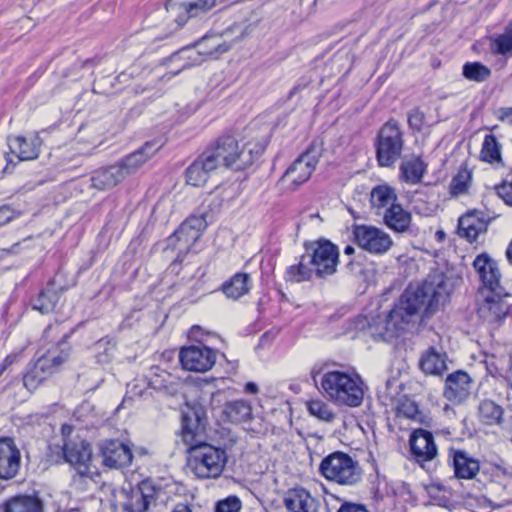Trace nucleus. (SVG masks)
<instances>
[{
    "label": "nucleus",
    "instance_id": "obj_1",
    "mask_svg": "<svg viewBox=\"0 0 512 512\" xmlns=\"http://www.w3.org/2000/svg\"><path fill=\"white\" fill-rule=\"evenodd\" d=\"M451 292L449 280L443 273L428 276L419 286L405 289L393 308L385 316L378 315L368 321L364 318L357 327L367 331L375 341L389 342L415 325L429 318L448 300Z\"/></svg>",
    "mask_w": 512,
    "mask_h": 512
},
{
    "label": "nucleus",
    "instance_id": "obj_2",
    "mask_svg": "<svg viewBox=\"0 0 512 512\" xmlns=\"http://www.w3.org/2000/svg\"><path fill=\"white\" fill-rule=\"evenodd\" d=\"M322 393L338 406L359 407L364 399L365 383L355 370H328L320 380Z\"/></svg>",
    "mask_w": 512,
    "mask_h": 512
},
{
    "label": "nucleus",
    "instance_id": "obj_3",
    "mask_svg": "<svg viewBox=\"0 0 512 512\" xmlns=\"http://www.w3.org/2000/svg\"><path fill=\"white\" fill-rule=\"evenodd\" d=\"M187 452V466L197 478L216 479L222 474L227 462L224 449L198 442L188 447Z\"/></svg>",
    "mask_w": 512,
    "mask_h": 512
},
{
    "label": "nucleus",
    "instance_id": "obj_4",
    "mask_svg": "<svg viewBox=\"0 0 512 512\" xmlns=\"http://www.w3.org/2000/svg\"><path fill=\"white\" fill-rule=\"evenodd\" d=\"M204 154L213 160L214 168L223 166L228 169L240 171L253 163V152L240 147L236 138L232 135H222L212 142L204 151Z\"/></svg>",
    "mask_w": 512,
    "mask_h": 512
},
{
    "label": "nucleus",
    "instance_id": "obj_5",
    "mask_svg": "<svg viewBox=\"0 0 512 512\" xmlns=\"http://www.w3.org/2000/svg\"><path fill=\"white\" fill-rule=\"evenodd\" d=\"M319 471L328 481L344 486L355 485L362 477L358 462L343 452H334L324 457Z\"/></svg>",
    "mask_w": 512,
    "mask_h": 512
},
{
    "label": "nucleus",
    "instance_id": "obj_6",
    "mask_svg": "<svg viewBox=\"0 0 512 512\" xmlns=\"http://www.w3.org/2000/svg\"><path fill=\"white\" fill-rule=\"evenodd\" d=\"M321 156V146L314 143L311 144L293 161L279 179L278 185L280 189L282 191H295L306 183L310 179Z\"/></svg>",
    "mask_w": 512,
    "mask_h": 512
},
{
    "label": "nucleus",
    "instance_id": "obj_7",
    "mask_svg": "<svg viewBox=\"0 0 512 512\" xmlns=\"http://www.w3.org/2000/svg\"><path fill=\"white\" fill-rule=\"evenodd\" d=\"M48 457L55 464L69 463L82 477L90 474L92 452L86 441L64 440L62 445H50Z\"/></svg>",
    "mask_w": 512,
    "mask_h": 512
},
{
    "label": "nucleus",
    "instance_id": "obj_8",
    "mask_svg": "<svg viewBox=\"0 0 512 512\" xmlns=\"http://www.w3.org/2000/svg\"><path fill=\"white\" fill-rule=\"evenodd\" d=\"M403 146V132L399 123L395 120L386 122L379 130L375 142L379 166H393L400 159Z\"/></svg>",
    "mask_w": 512,
    "mask_h": 512
},
{
    "label": "nucleus",
    "instance_id": "obj_9",
    "mask_svg": "<svg viewBox=\"0 0 512 512\" xmlns=\"http://www.w3.org/2000/svg\"><path fill=\"white\" fill-rule=\"evenodd\" d=\"M308 263L314 268L317 278H326L337 271L339 249L331 241L321 238L304 243Z\"/></svg>",
    "mask_w": 512,
    "mask_h": 512
},
{
    "label": "nucleus",
    "instance_id": "obj_10",
    "mask_svg": "<svg viewBox=\"0 0 512 512\" xmlns=\"http://www.w3.org/2000/svg\"><path fill=\"white\" fill-rule=\"evenodd\" d=\"M473 268L480 281L478 294L494 292L498 295L505 289L502 285V273L498 262L488 253L483 252L477 255L472 263Z\"/></svg>",
    "mask_w": 512,
    "mask_h": 512
},
{
    "label": "nucleus",
    "instance_id": "obj_11",
    "mask_svg": "<svg viewBox=\"0 0 512 512\" xmlns=\"http://www.w3.org/2000/svg\"><path fill=\"white\" fill-rule=\"evenodd\" d=\"M207 414L205 408L200 404L187 406L182 413L181 434L183 441L192 447L198 442H205Z\"/></svg>",
    "mask_w": 512,
    "mask_h": 512
},
{
    "label": "nucleus",
    "instance_id": "obj_12",
    "mask_svg": "<svg viewBox=\"0 0 512 512\" xmlns=\"http://www.w3.org/2000/svg\"><path fill=\"white\" fill-rule=\"evenodd\" d=\"M68 338L69 335L64 333L55 345H52L51 348H48L39 355L36 360L32 361L46 379L56 373L69 359L71 346Z\"/></svg>",
    "mask_w": 512,
    "mask_h": 512
},
{
    "label": "nucleus",
    "instance_id": "obj_13",
    "mask_svg": "<svg viewBox=\"0 0 512 512\" xmlns=\"http://www.w3.org/2000/svg\"><path fill=\"white\" fill-rule=\"evenodd\" d=\"M68 338L69 335L64 333L55 345H52L51 348H48L39 355L36 360L32 361L46 379L56 373L69 359L71 346Z\"/></svg>",
    "mask_w": 512,
    "mask_h": 512
},
{
    "label": "nucleus",
    "instance_id": "obj_14",
    "mask_svg": "<svg viewBox=\"0 0 512 512\" xmlns=\"http://www.w3.org/2000/svg\"><path fill=\"white\" fill-rule=\"evenodd\" d=\"M507 296L505 289L499 295L490 291L478 294V316L487 323H501L509 313L510 306L505 300Z\"/></svg>",
    "mask_w": 512,
    "mask_h": 512
},
{
    "label": "nucleus",
    "instance_id": "obj_15",
    "mask_svg": "<svg viewBox=\"0 0 512 512\" xmlns=\"http://www.w3.org/2000/svg\"><path fill=\"white\" fill-rule=\"evenodd\" d=\"M160 492V487L156 486L152 480H143L127 495L122 505L123 511L149 512L150 507L156 504Z\"/></svg>",
    "mask_w": 512,
    "mask_h": 512
},
{
    "label": "nucleus",
    "instance_id": "obj_16",
    "mask_svg": "<svg viewBox=\"0 0 512 512\" xmlns=\"http://www.w3.org/2000/svg\"><path fill=\"white\" fill-rule=\"evenodd\" d=\"M353 235L358 245L370 253H386L393 245V241L387 233L373 226L356 225Z\"/></svg>",
    "mask_w": 512,
    "mask_h": 512
},
{
    "label": "nucleus",
    "instance_id": "obj_17",
    "mask_svg": "<svg viewBox=\"0 0 512 512\" xmlns=\"http://www.w3.org/2000/svg\"><path fill=\"white\" fill-rule=\"evenodd\" d=\"M216 0H194L182 2L180 0H169L166 10L170 18L183 26L190 18L200 17L206 14L215 6Z\"/></svg>",
    "mask_w": 512,
    "mask_h": 512
},
{
    "label": "nucleus",
    "instance_id": "obj_18",
    "mask_svg": "<svg viewBox=\"0 0 512 512\" xmlns=\"http://www.w3.org/2000/svg\"><path fill=\"white\" fill-rule=\"evenodd\" d=\"M179 359L185 370L206 372L215 364L216 354L207 346L192 345L180 350Z\"/></svg>",
    "mask_w": 512,
    "mask_h": 512
},
{
    "label": "nucleus",
    "instance_id": "obj_19",
    "mask_svg": "<svg viewBox=\"0 0 512 512\" xmlns=\"http://www.w3.org/2000/svg\"><path fill=\"white\" fill-rule=\"evenodd\" d=\"M103 464L113 469L128 467L133 460L131 448L119 440H105L100 445Z\"/></svg>",
    "mask_w": 512,
    "mask_h": 512
},
{
    "label": "nucleus",
    "instance_id": "obj_20",
    "mask_svg": "<svg viewBox=\"0 0 512 512\" xmlns=\"http://www.w3.org/2000/svg\"><path fill=\"white\" fill-rule=\"evenodd\" d=\"M21 465V453L11 437L0 438V479L16 477Z\"/></svg>",
    "mask_w": 512,
    "mask_h": 512
},
{
    "label": "nucleus",
    "instance_id": "obj_21",
    "mask_svg": "<svg viewBox=\"0 0 512 512\" xmlns=\"http://www.w3.org/2000/svg\"><path fill=\"white\" fill-rule=\"evenodd\" d=\"M491 220L492 218L483 211H469L458 220V235L469 242H473L480 234L487 231Z\"/></svg>",
    "mask_w": 512,
    "mask_h": 512
},
{
    "label": "nucleus",
    "instance_id": "obj_22",
    "mask_svg": "<svg viewBox=\"0 0 512 512\" xmlns=\"http://www.w3.org/2000/svg\"><path fill=\"white\" fill-rule=\"evenodd\" d=\"M471 383L468 373L462 370L455 371L447 376L443 395L452 404H461L471 393Z\"/></svg>",
    "mask_w": 512,
    "mask_h": 512
},
{
    "label": "nucleus",
    "instance_id": "obj_23",
    "mask_svg": "<svg viewBox=\"0 0 512 512\" xmlns=\"http://www.w3.org/2000/svg\"><path fill=\"white\" fill-rule=\"evenodd\" d=\"M448 463L453 467L454 475L458 479H474L480 470L479 460L461 449L448 450Z\"/></svg>",
    "mask_w": 512,
    "mask_h": 512
},
{
    "label": "nucleus",
    "instance_id": "obj_24",
    "mask_svg": "<svg viewBox=\"0 0 512 512\" xmlns=\"http://www.w3.org/2000/svg\"><path fill=\"white\" fill-rule=\"evenodd\" d=\"M410 451L417 462L430 461L437 455V447L431 432L416 429L410 436Z\"/></svg>",
    "mask_w": 512,
    "mask_h": 512
},
{
    "label": "nucleus",
    "instance_id": "obj_25",
    "mask_svg": "<svg viewBox=\"0 0 512 512\" xmlns=\"http://www.w3.org/2000/svg\"><path fill=\"white\" fill-rule=\"evenodd\" d=\"M8 145L11 153L15 154L20 161H29L38 158L42 139L37 134L29 138L24 136L9 137Z\"/></svg>",
    "mask_w": 512,
    "mask_h": 512
},
{
    "label": "nucleus",
    "instance_id": "obj_26",
    "mask_svg": "<svg viewBox=\"0 0 512 512\" xmlns=\"http://www.w3.org/2000/svg\"><path fill=\"white\" fill-rule=\"evenodd\" d=\"M161 147L158 141H147L142 147L130 153L117 163L124 170V175L128 177L134 174L151 156H153Z\"/></svg>",
    "mask_w": 512,
    "mask_h": 512
},
{
    "label": "nucleus",
    "instance_id": "obj_27",
    "mask_svg": "<svg viewBox=\"0 0 512 512\" xmlns=\"http://www.w3.org/2000/svg\"><path fill=\"white\" fill-rule=\"evenodd\" d=\"M284 505L290 512H318L319 501L304 488L288 490Z\"/></svg>",
    "mask_w": 512,
    "mask_h": 512
},
{
    "label": "nucleus",
    "instance_id": "obj_28",
    "mask_svg": "<svg viewBox=\"0 0 512 512\" xmlns=\"http://www.w3.org/2000/svg\"><path fill=\"white\" fill-rule=\"evenodd\" d=\"M126 176L118 163L100 168L91 177V186L97 190H109L121 183Z\"/></svg>",
    "mask_w": 512,
    "mask_h": 512
},
{
    "label": "nucleus",
    "instance_id": "obj_29",
    "mask_svg": "<svg viewBox=\"0 0 512 512\" xmlns=\"http://www.w3.org/2000/svg\"><path fill=\"white\" fill-rule=\"evenodd\" d=\"M204 154V152L186 169V182L194 187L203 186L209 173L216 170L213 166V160Z\"/></svg>",
    "mask_w": 512,
    "mask_h": 512
},
{
    "label": "nucleus",
    "instance_id": "obj_30",
    "mask_svg": "<svg viewBox=\"0 0 512 512\" xmlns=\"http://www.w3.org/2000/svg\"><path fill=\"white\" fill-rule=\"evenodd\" d=\"M3 512H44V503L37 493L20 494L5 501Z\"/></svg>",
    "mask_w": 512,
    "mask_h": 512
},
{
    "label": "nucleus",
    "instance_id": "obj_31",
    "mask_svg": "<svg viewBox=\"0 0 512 512\" xmlns=\"http://www.w3.org/2000/svg\"><path fill=\"white\" fill-rule=\"evenodd\" d=\"M222 418L230 423H247L253 419V409L249 401L234 400L225 403L222 410Z\"/></svg>",
    "mask_w": 512,
    "mask_h": 512
},
{
    "label": "nucleus",
    "instance_id": "obj_32",
    "mask_svg": "<svg viewBox=\"0 0 512 512\" xmlns=\"http://www.w3.org/2000/svg\"><path fill=\"white\" fill-rule=\"evenodd\" d=\"M382 215L383 221L389 229L397 233H404L410 229L411 213L406 211L400 204L386 209Z\"/></svg>",
    "mask_w": 512,
    "mask_h": 512
},
{
    "label": "nucleus",
    "instance_id": "obj_33",
    "mask_svg": "<svg viewBox=\"0 0 512 512\" xmlns=\"http://www.w3.org/2000/svg\"><path fill=\"white\" fill-rule=\"evenodd\" d=\"M196 242L197 240H190L186 235L180 233L179 229H177L170 237H168L165 252L169 253L171 251L176 253V256L171 264L173 269L177 264L183 261L187 253L191 250Z\"/></svg>",
    "mask_w": 512,
    "mask_h": 512
},
{
    "label": "nucleus",
    "instance_id": "obj_34",
    "mask_svg": "<svg viewBox=\"0 0 512 512\" xmlns=\"http://www.w3.org/2000/svg\"><path fill=\"white\" fill-rule=\"evenodd\" d=\"M397 195L388 185H378L370 193V203L377 215H382L386 209L396 205Z\"/></svg>",
    "mask_w": 512,
    "mask_h": 512
},
{
    "label": "nucleus",
    "instance_id": "obj_35",
    "mask_svg": "<svg viewBox=\"0 0 512 512\" xmlns=\"http://www.w3.org/2000/svg\"><path fill=\"white\" fill-rule=\"evenodd\" d=\"M419 365L427 375L441 376L447 370L445 354L439 353L433 347L422 354Z\"/></svg>",
    "mask_w": 512,
    "mask_h": 512
},
{
    "label": "nucleus",
    "instance_id": "obj_36",
    "mask_svg": "<svg viewBox=\"0 0 512 512\" xmlns=\"http://www.w3.org/2000/svg\"><path fill=\"white\" fill-rule=\"evenodd\" d=\"M223 293L233 300L246 295L251 289V277L247 273H236L221 287Z\"/></svg>",
    "mask_w": 512,
    "mask_h": 512
},
{
    "label": "nucleus",
    "instance_id": "obj_37",
    "mask_svg": "<svg viewBox=\"0 0 512 512\" xmlns=\"http://www.w3.org/2000/svg\"><path fill=\"white\" fill-rule=\"evenodd\" d=\"M427 170V164L420 157H412L403 161L400 165V176L408 184H419L422 182Z\"/></svg>",
    "mask_w": 512,
    "mask_h": 512
},
{
    "label": "nucleus",
    "instance_id": "obj_38",
    "mask_svg": "<svg viewBox=\"0 0 512 512\" xmlns=\"http://www.w3.org/2000/svg\"><path fill=\"white\" fill-rule=\"evenodd\" d=\"M306 262L308 263V257L307 254L305 253L304 255L301 256L298 264L291 265L286 269V281L292 283L310 281L313 275H315V270L311 265L308 266Z\"/></svg>",
    "mask_w": 512,
    "mask_h": 512
},
{
    "label": "nucleus",
    "instance_id": "obj_39",
    "mask_svg": "<svg viewBox=\"0 0 512 512\" xmlns=\"http://www.w3.org/2000/svg\"><path fill=\"white\" fill-rule=\"evenodd\" d=\"M480 420L486 425H500L503 420V409L492 400H484L479 408Z\"/></svg>",
    "mask_w": 512,
    "mask_h": 512
},
{
    "label": "nucleus",
    "instance_id": "obj_40",
    "mask_svg": "<svg viewBox=\"0 0 512 512\" xmlns=\"http://www.w3.org/2000/svg\"><path fill=\"white\" fill-rule=\"evenodd\" d=\"M207 227L205 216L192 215L188 217L178 228L180 233L186 235L190 240H199Z\"/></svg>",
    "mask_w": 512,
    "mask_h": 512
},
{
    "label": "nucleus",
    "instance_id": "obj_41",
    "mask_svg": "<svg viewBox=\"0 0 512 512\" xmlns=\"http://www.w3.org/2000/svg\"><path fill=\"white\" fill-rule=\"evenodd\" d=\"M490 49L496 55L512 53V20L507 24L502 34L491 38Z\"/></svg>",
    "mask_w": 512,
    "mask_h": 512
},
{
    "label": "nucleus",
    "instance_id": "obj_42",
    "mask_svg": "<svg viewBox=\"0 0 512 512\" xmlns=\"http://www.w3.org/2000/svg\"><path fill=\"white\" fill-rule=\"evenodd\" d=\"M480 156L485 162L502 164L500 144L493 134L485 136Z\"/></svg>",
    "mask_w": 512,
    "mask_h": 512
},
{
    "label": "nucleus",
    "instance_id": "obj_43",
    "mask_svg": "<svg viewBox=\"0 0 512 512\" xmlns=\"http://www.w3.org/2000/svg\"><path fill=\"white\" fill-rule=\"evenodd\" d=\"M462 74L469 81L481 83L490 78L491 70L480 62H467L463 65Z\"/></svg>",
    "mask_w": 512,
    "mask_h": 512
},
{
    "label": "nucleus",
    "instance_id": "obj_44",
    "mask_svg": "<svg viewBox=\"0 0 512 512\" xmlns=\"http://www.w3.org/2000/svg\"><path fill=\"white\" fill-rule=\"evenodd\" d=\"M59 300V295L52 289H46L39 293L37 299L33 302V309L40 311L42 314H47L53 311L56 303Z\"/></svg>",
    "mask_w": 512,
    "mask_h": 512
},
{
    "label": "nucleus",
    "instance_id": "obj_45",
    "mask_svg": "<svg viewBox=\"0 0 512 512\" xmlns=\"http://www.w3.org/2000/svg\"><path fill=\"white\" fill-rule=\"evenodd\" d=\"M307 409L312 416L321 421L330 423L335 419V413L330 405L321 399H313L307 402Z\"/></svg>",
    "mask_w": 512,
    "mask_h": 512
},
{
    "label": "nucleus",
    "instance_id": "obj_46",
    "mask_svg": "<svg viewBox=\"0 0 512 512\" xmlns=\"http://www.w3.org/2000/svg\"><path fill=\"white\" fill-rule=\"evenodd\" d=\"M47 379L37 369L32 361H30L23 372V385L29 392H34Z\"/></svg>",
    "mask_w": 512,
    "mask_h": 512
},
{
    "label": "nucleus",
    "instance_id": "obj_47",
    "mask_svg": "<svg viewBox=\"0 0 512 512\" xmlns=\"http://www.w3.org/2000/svg\"><path fill=\"white\" fill-rule=\"evenodd\" d=\"M396 415L397 417L411 419L414 421L420 420L421 418L418 404L407 397L398 401L396 405Z\"/></svg>",
    "mask_w": 512,
    "mask_h": 512
},
{
    "label": "nucleus",
    "instance_id": "obj_48",
    "mask_svg": "<svg viewBox=\"0 0 512 512\" xmlns=\"http://www.w3.org/2000/svg\"><path fill=\"white\" fill-rule=\"evenodd\" d=\"M470 174L468 172H460L454 176L450 183V193L453 196H459L468 191Z\"/></svg>",
    "mask_w": 512,
    "mask_h": 512
},
{
    "label": "nucleus",
    "instance_id": "obj_49",
    "mask_svg": "<svg viewBox=\"0 0 512 512\" xmlns=\"http://www.w3.org/2000/svg\"><path fill=\"white\" fill-rule=\"evenodd\" d=\"M201 53L202 52L196 51L195 49H192V48H184V49L174 53L173 55H171V57L169 59L171 62H176V61H179V60H183L184 61V63L181 65V67L177 71H175L173 74L176 75L181 70L186 69V68L191 67L192 65H194V63L190 62V60L192 59V55L193 54H201Z\"/></svg>",
    "mask_w": 512,
    "mask_h": 512
},
{
    "label": "nucleus",
    "instance_id": "obj_50",
    "mask_svg": "<svg viewBox=\"0 0 512 512\" xmlns=\"http://www.w3.org/2000/svg\"><path fill=\"white\" fill-rule=\"evenodd\" d=\"M241 506V501L237 496H229L218 502L215 512H239Z\"/></svg>",
    "mask_w": 512,
    "mask_h": 512
},
{
    "label": "nucleus",
    "instance_id": "obj_51",
    "mask_svg": "<svg viewBox=\"0 0 512 512\" xmlns=\"http://www.w3.org/2000/svg\"><path fill=\"white\" fill-rule=\"evenodd\" d=\"M424 121V114L419 110H413L408 116L409 126L416 131H421Z\"/></svg>",
    "mask_w": 512,
    "mask_h": 512
},
{
    "label": "nucleus",
    "instance_id": "obj_52",
    "mask_svg": "<svg viewBox=\"0 0 512 512\" xmlns=\"http://www.w3.org/2000/svg\"><path fill=\"white\" fill-rule=\"evenodd\" d=\"M337 512H370L363 504L343 502Z\"/></svg>",
    "mask_w": 512,
    "mask_h": 512
},
{
    "label": "nucleus",
    "instance_id": "obj_53",
    "mask_svg": "<svg viewBox=\"0 0 512 512\" xmlns=\"http://www.w3.org/2000/svg\"><path fill=\"white\" fill-rule=\"evenodd\" d=\"M403 384L399 383L397 379H388L385 383L384 393L393 400L396 396L397 389L402 388Z\"/></svg>",
    "mask_w": 512,
    "mask_h": 512
},
{
    "label": "nucleus",
    "instance_id": "obj_54",
    "mask_svg": "<svg viewBox=\"0 0 512 512\" xmlns=\"http://www.w3.org/2000/svg\"><path fill=\"white\" fill-rule=\"evenodd\" d=\"M497 193L506 204L512 206V183H504L503 185L499 186Z\"/></svg>",
    "mask_w": 512,
    "mask_h": 512
},
{
    "label": "nucleus",
    "instance_id": "obj_55",
    "mask_svg": "<svg viewBox=\"0 0 512 512\" xmlns=\"http://www.w3.org/2000/svg\"><path fill=\"white\" fill-rule=\"evenodd\" d=\"M18 355V353H12L5 357L0 365V379L3 377L7 369L17 361Z\"/></svg>",
    "mask_w": 512,
    "mask_h": 512
},
{
    "label": "nucleus",
    "instance_id": "obj_56",
    "mask_svg": "<svg viewBox=\"0 0 512 512\" xmlns=\"http://www.w3.org/2000/svg\"><path fill=\"white\" fill-rule=\"evenodd\" d=\"M14 217V212L9 206H2L0 208V226L7 224Z\"/></svg>",
    "mask_w": 512,
    "mask_h": 512
},
{
    "label": "nucleus",
    "instance_id": "obj_57",
    "mask_svg": "<svg viewBox=\"0 0 512 512\" xmlns=\"http://www.w3.org/2000/svg\"><path fill=\"white\" fill-rule=\"evenodd\" d=\"M499 112V119L512 125V108H502Z\"/></svg>",
    "mask_w": 512,
    "mask_h": 512
},
{
    "label": "nucleus",
    "instance_id": "obj_58",
    "mask_svg": "<svg viewBox=\"0 0 512 512\" xmlns=\"http://www.w3.org/2000/svg\"><path fill=\"white\" fill-rule=\"evenodd\" d=\"M58 328H59L58 324L47 326V328L44 331L43 337L46 340H49V339L52 340L54 338L55 332L58 330Z\"/></svg>",
    "mask_w": 512,
    "mask_h": 512
},
{
    "label": "nucleus",
    "instance_id": "obj_59",
    "mask_svg": "<svg viewBox=\"0 0 512 512\" xmlns=\"http://www.w3.org/2000/svg\"><path fill=\"white\" fill-rule=\"evenodd\" d=\"M244 391L247 394H257L259 392L258 385L254 382H248L246 383L244 387Z\"/></svg>",
    "mask_w": 512,
    "mask_h": 512
},
{
    "label": "nucleus",
    "instance_id": "obj_60",
    "mask_svg": "<svg viewBox=\"0 0 512 512\" xmlns=\"http://www.w3.org/2000/svg\"><path fill=\"white\" fill-rule=\"evenodd\" d=\"M172 512H192V510L186 504L179 503L174 507Z\"/></svg>",
    "mask_w": 512,
    "mask_h": 512
},
{
    "label": "nucleus",
    "instance_id": "obj_61",
    "mask_svg": "<svg viewBox=\"0 0 512 512\" xmlns=\"http://www.w3.org/2000/svg\"><path fill=\"white\" fill-rule=\"evenodd\" d=\"M506 256H507L509 263L512 265V239H511V242L506 250Z\"/></svg>",
    "mask_w": 512,
    "mask_h": 512
},
{
    "label": "nucleus",
    "instance_id": "obj_62",
    "mask_svg": "<svg viewBox=\"0 0 512 512\" xmlns=\"http://www.w3.org/2000/svg\"><path fill=\"white\" fill-rule=\"evenodd\" d=\"M149 385H150L151 388H153L155 390H161L164 387L163 385H158L157 384V379L151 380Z\"/></svg>",
    "mask_w": 512,
    "mask_h": 512
},
{
    "label": "nucleus",
    "instance_id": "obj_63",
    "mask_svg": "<svg viewBox=\"0 0 512 512\" xmlns=\"http://www.w3.org/2000/svg\"><path fill=\"white\" fill-rule=\"evenodd\" d=\"M354 252H355L354 247H352L351 245H347L344 249V253L346 255H352Z\"/></svg>",
    "mask_w": 512,
    "mask_h": 512
},
{
    "label": "nucleus",
    "instance_id": "obj_64",
    "mask_svg": "<svg viewBox=\"0 0 512 512\" xmlns=\"http://www.w3.org/2000/svg\"><path fill=\"white\" fill-rule=\"evenodd\" d=\"M318 374H319V371H315L314 369L311 372L312 379L314 380L315 383L317 382L316 376Z\"/></svg>",
    "mask_w": 512,
    "mask_h": 512
}]
</instances>
